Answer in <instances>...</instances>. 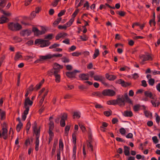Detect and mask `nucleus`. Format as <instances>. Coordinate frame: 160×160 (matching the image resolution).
Instances as JSON below:
<instances>
[{"label":"nucleus","mask_w":160,"mask_h":160,"mask_svg":"<svg viewBox=\"0 0 160 160\" xmlns=\"http://www.w3.org/2000/svg\"><path fill=\"white\" fill-rule=\"evenodd\" d=\"M125 102H128L130 104H132V101L129 98L127 93H125L124 96H122L121 97H118L116 100L108 101L107 102V103L108 105H115L118 104L120 106H124Z\"/></svg>","instance_id":"1"},{"label":"nucleus","mask_w":160,"mask_h":160,"mask_svg":"<svg viewBox=\"0 0 160 160\" xmlns=\"http://www.w3.org/2000/svg\"><path fill=\"white\" fill-rule=\"evenodd\" d=\"M32 128L33 131L36 135V139L35 142V150L38 151V147L39 143V138L40 136V129H38L37 127V124L35 122L32 125Z\"/></svg>","instance_id":"2"},{"label":"nucleus","mask_w":160,"mask_h":160,"mask_svg":"<svg viewBox=\"0 0 160 160\" xmlns=\"http://www.w3.org/2000/svg\"><path fill=\"white\" fill-rule=\"evenodd\" d=\"M35 44H40V47L42 48L47 47L50 44V42L46 40L41 39H37L35 41Z\"/></svg>","instance_id":"3"},{"label":"nucleus","mask_w":160,"mask_h":160,"mask_svg":"<svg viewBox=\"0 0 160 160\" xmlns=\"http://www.w3.org/2000/svg\"><path fill=\"white\" fill-rule=\"evenodd\" d=\"M6 2V0H0V10H1V12L5 16L9 17L11 15V13H10L5 12L3 10H1L2 8H3L5 6Z\"/></svg>","instance_id":"4"},{"label":"nucleus","mask_w":160,"mask_h":160,"mask_svg":"<svg viewBox=\"0 0 160 160\" xmlns=\"http://www.w3.org/2000/svg\"><path fill=\"white\" fill-rule=\"evenodd\" d=\"M9 28L12 30H19L22 28V26L18 23H10L8 25Z\"/></svg>","instance_id":"5"},{"label":"nucleus","mask_w":160,"mask_h":160,"mask_svg":"<svg viewBox=\"0 0 160 160\" xmlns=\"http://www.w3.org/2000/svg\"><path fill=\"white\" fill-rule=\"evenodd\" d=\"M140 58L139 62L141 64H143L144 62L148 60H152V57L150 55L148 54L147 55H141L139 56Z\"/></svg>","instance_id":"6"},{"label":"nucleus","mask_w":160,"mask_h":160,"mask_svg":"<svg viewBox=\"0 0 160 160\" xmlns=\"http://www.w3.org/2000/svg\"><path fill=\"white\" fill-rule=\"evenodd\" d=\"M62 56V54H53V55L48 54L45 56H40V57L41 59H47L51 58L53 57H61Z\"/></svg>","instance_id":"7"},{"label":"nucleus","mask_w":160,"mask_h":160,"mask_svg":"<svg viewBox=\"0 0 160 160\" xmlns=\"http://www.w3.org/2000/svg\"><path fill=\"white\" fill-rule=\"evenodd\" d=\"M102 94L103 96H112L115 95V92L111 89H105L102 91Z\"/></svg>","instance_id":"8"},{"label":"nucleus","mask_w":160,"mask_h":160,"mask_svg":"<svg viewBox=\"0 0 160 160\" xmlns=\"http://www.w3.org/2000/svg\"><path fill=\"white\" fill-rule=\"evenodd\" d=\"M32 31L35 35L38 36L44 34L45 32V29L43 28L41 31L39 30L37 28L34 27L32 28Z\"/></svg>","instance_id":"9"},{"label":"nucleus","mask_w":160,"mask_h":160,"mask_svg":"<svg viewBox=\"0 0 160 160\" xmlns=\"http://www.w3.org/2000/svg\"><path fill=\"white\" fill-rule=\"evenodd\" d=\"M3 137L4 139H6L8 137V130L4 128H3L1 131H0V137Z\"/></svg>","instance_id":"10"},{"label":"nucleus","mask_w":160,"mask_h":160,"mask_svg":"<svg viewBox=\"0 0 160 160\" xmlns=\"http://www.w3.org/2000/svg\"><path fill=\"white\" fill-rule=\"evenodd\" d=\"M79 72V71L74 70L72 72H67L66 73V75L69 78H74L75 77L76 73Z\"/></svg>","instance_id":"11"},{"label":"nucleus","mask_w":160,"mask_h":160,"mask_svg":"<svg viewBox=\"0 0 160 160\" xmlns=\"http://www.w3.org/2000/svg\"><path fill=\"white\" fill-rule=\"evenodd\" d=\"M94 79L97 81H99L103 83L105 79V78L101 75H94Z\"/></svg>","instance_id":"12"},{"label":"nucleus","mask_w":160,"mask_h":160,"mask_svg":"<svg viewBox=\"0 0 160 160\" xmlns=\"http://www.w3.org/2000/svg\"><path fill=\"white\" fill-rule=\"evenodd\" d=\"M144 94L145 96L146 97H149L153 100H155L156 99V98L155 97L153 96L152 93L148 91H145L144 92Z\"/></svg>","instance_id":"13"},{"label":"nucleus","mask_w":160,"mask_h":160,"mask_svg":"<svg viewBox=\"0 0 160 160\" xmlns=\"http://www.w3.org/2000/svg\"><path fill=\"white\" fill-rule=\"evenodd\" d=\"M33 103V102L31 101L29 98H27L25 99L24 103V107H29L28 106V105L32 106Z\"/></svg>","instance_id":"14"},{"label":"nucleus","mask_w":160,"mask_h":160,"mask_svg":"<svg viewBox=\"0 0 160 160\" xmlns=\"http://www.w3.org/2000/svg\"><path fill=\"white\" fill-rule=\"evenodd\" d=\"M79 77L82 80H87L89 79L88 74H81L79 76Z\"/></svg>","instance_id":"15"},{"label":"nucleus","mask_w":160,"mask_h":160,"mask_svg":"<svg viewBox=\"0 0 160 160\" xmlns=\"http://www.w3.org/2000/svg\"><path fill=\"white\" fill-rule=\"evenodd\" d=\"M124 149L125 155L127 156H129L130 154V147L127 146H124Z\"/></svg>","instance_id":"16"},{"label":"nucleus","mask_w":160,"mask_h":160,"mask_svg":"<svg viewBox=\"0 0 160 160\" xmlns=\"http://www.w3.org/2000/svg\"><path fill=\"white\" fill-rule=\"evenodd\" d=\"M31 33V31L30 30H26L23 31L21 33V34L22 36H29Z\"/></svg>","instance_id":"17"},{"label":"nucleus","mask_w":160,"mask_h":160,"mask_svg":"<svg viewBox=\"0 0 160 160\" xmlns=\"http://www.w3.org/2000/svg\"><path fill=\"white\" fill-rule=\"evenodd\" d=\"M59 70L58 69H55L54 68H53L52 69L50 72V73L49 74L50 75H52V74H53L54 75H58V73L59 72Z\"/></svg>","instance_id":"18"},{"label":"nucleus","mask_w":160,"mask_h":160,"mask_svg":"<svg viewBox=\"0 0 160 160\" xmlns=\"http://www.w3.org/2000/svg\"><path fill=\"white\" fill-rule=\"evenodd\" d=\"M106 77L107 79L110 80H114L116 78V76L112 75H109L108 73L106 74Z\"/></svg>","instance_id":"19"},{"label":"nucleus","mask_w":160,"mask_h":160,"mask_svg":"<svg viewBox=\"0 0 160 160\" xmlns=\"http://www.w3.org/2000/svg\"><path fill=\"white\" fill-rule=\"evenodd\" d=\"M8 19L7 18L2 16L0 18V23H5L8 21Z\"/></svg>","instance_id":"20"},{"label":"nucleus","mask_w":160,"mask_h":160,"mask_svg":"<svg viewBox=\"0 0 160 160\" xmlns=\"http://www.w3.org/2000/svg\"><path fill=\"white\" fill-rule=\"evenodd\" d=\"M87 145L88 146V150L92 152H93V146L92 145L91 141L88 142H87Z\"/></svg>","instance_id":"21"},{"label":"nucleus","mask_w":160,"mask_h":160,"mask_svg":"<svg viewBox=\"0 0 160 160\" xmlns=\"http://www.w3.org/2000/svg\"><path fill=\"white\" fill-rule=\"evenodd\" d=\"M76 146L74 145L73 148L72 159L73 160H75L76 159Z\"/></svg>","instance_id":"22"},{"label":"nucleus","mask_w":160,"mask_h":160,"mask_svg":"<svg viewBox=\"0 0 160 160\" xmlns=\"http://www.w3.org/2000/svg\"><path fill=\"white\" fill-rule=\"evenodd\" d=\"M123 115L125 117H131L132 116V113L131 111H125Z\"/></svg>","instance_id":"23"},{"label":"nucleus","mask_w":160,"mask_h":160,"mask_svg":"<svg viewBox=\"0 0 160 160\" xmlns=\"http://www.w3.org/2000/svg\"><path fill=\"white\" fill-rule=\"evenodd\" d=\"M99 54V51L98 49H95L94 53L93 56V59H95L97 57Z\"/></svg>","instance_id":"24"},{"label":"nucleus","mask_w":160,"mask_h":160,"mask_svg":"<svg viewBox=\"0 0 160 160\" xmlns=\"http://www.w3.org/2000/svg\"><path fill=\"white\" fill-rule=\"evenodd\" d=\"M53 68L55 69H58L59 70L62 68V67L58 63H55L53 65Z\"/></svg>","instance_id":"25"},{"label":"nucleus","mask_w":160,"mask_h":160,"mask_svg":"<svg viewBox=\"0 0 160 160\" xmlns=\"http://www.w3.org/2000/svg\"><path fill=\"white\" fill-rule=\"evenodd\" d=\"M78 124L79 126L82 131L83 132H85L86 130V128L84 125V124L82 122H79Z\"/></svg>","instance_id":"26"},{"label":"nucleus","mask_w":160,"mask_h":160,"mask_svg":"<svg viewBox=\"0 0 160 160\" xmlns=\"http://www.w3.org/2000/svg\"><path fill=\"white\" fill-rule=\"evenodd\" d=\"M140 105L139 104H137L134 105L133 107L134 111L136 112L138 111L140 109Z\"/></svg>","instance_id":"27"},{"label":"nucleus","mask_w":160,"mask_h":160,"mask_svg":"<svg viewBox=\"0 0 160 160\" xmlns=\"http://www.w3.org/2000/svg\"><path fill=\"white\" fill-rule=\"evenodd\" d=\"M22 122H19L17 125L16 129L17 132H19L22 126Z\"/></svg>","instance_id":"28"},{"label":"nucleus","mask_w":160,"mask_h":160,"mask_svg":"<svg viewBox=\"0 0 160 160\" xmlns=\"http://www.w3.org/2000/svg\"><path fill=\"white\" fill-rule=\"evenodd\" d=\"M88 139L89 140L87 141V142H88L91 141V143L92 142V134H91V130L90 129H89V131H88Z\"/></svg>","instance_id":"29"},{"label":"nucleus","mask_w":160,"mask_h":160,"mask_svg":"<svg viewBox=\"0 0 160 160\" xmlns=\"http://www.w3.org/2000/svg\"><path fill=\"white\" fill-rule=\"evenodd\" d=\"M148 80L149 84L150 85L152 86L155 83V80L154 79L152 78H149Z\"/></svg>","instance_id":"30"},{"label":"nucleus","mask_w":160,"mask_h":160,"mask_svg":"<svg viewBox=\"0 0 160 160\" xmlns=\"http://www.w3.org/2000/svg\"><path fill=\"white\" fill-rule=\"evenodd\" d=\"M119 82L123 86L126 87L128 85V84L127 82L121 79L119 80Z\"/></svg>","instance_id":"31"},{"label":"nucleus","mask_w":160,"mask_h":160,"mask_svg":"<svg viewBox=\"0 0 160 160\" xmlns=\"http://www.w3.org/2000/svg\"><path fill=\"white\" fill-rule=\"evenodd\" d=\"M73 118H75L76 117L77 118H79L80 117V113L79 112H74L73 115Z\"/></svg>","instance_id":"32"},{"label":"nucleus","mask_w":160,"mask_h":160,"mask_svg":"<svg viewBox=\"0 0 160 160\" xmlns=\"http://www.w3.org/2000/svg\"><path fill=\"white\" fill-rule=\"evenodd\" d=\"M70 126H67L65 127V134L66 136H67L68 134V131L70 129Z\"/></svg>","instance_id":"33"},{"label":"nucleus","mask_w":160,"mask_h":160,"mask_svg":"<svg viewBox=\"0 0 160 160\" xmlns=\"http://www.w3.org/2000/svg\"><path fill=\"white\" fill-rule=\"evenodd\" d=\"M60 46V44L57 43H54L53 45L50 46L49 47L50 49L54 48L55 49L57 47H59Z\"/></svg>","instance_id":"34"},{"label":"nucleus","mask_w":160,"mask_h":160,"mask_svg":"<svg viewBox=\"0 0 160 160\" xmlns=\"http://www.w3.org/2000/svg\"><path fill=\"white\" fill-rule=\"evenodd\" d=\"M112 111L109 110L108 111H106L104 112V114L106 116L108 117L111 115Z\"/></svg>","instance_id":"35"},{"label":"nucleus","mask_w":160,"mask_h":160,"mask_svg":"<svg viewBox=\"0 0 160 160\" xmlns=\"http://www.w3.org/2000/svg\"><path fill=\"white\" fill-rule=\"evenodd\" d=\"M61 19L62 18H58L53 22V24L55 25H57L61 21Z\"/></svg>","instance_id":"36"},{"label":"nucleus","mask_w":160,"mask_h":160,"mask_svg":"<svg viewBox=\"0 0 160 160\" xmlns=\"http://www.w3.org/2000/svg\"><path fill=\"white\" fill-rule=\"evenodd\" d=\"M21 57L22 56L21 54H20L19 52H17L16 54L14 59L15 60H17L18 59L21 58Z\"/></svg>","instance_id":"37"},{"label":"nucleus","mask_w":160,"mask_h":160,"mask_svg":"<svg viewBox=\"0 0 160 160\" xmlns=\"http://www.w3.org/2000/svg\"><path fill=\"white\" fill-rule=\"evenodd\" d=\"M155 116L156 117V121L157 123H159L160 121V117L156 113H155Z\"/></svg>","instance_id":"38"},{"label":"nucleus","mask_w":160,"mask_h":160,"mask_svg":"<svg viewBox=\"0 0 160 160\" xmlns=\"http://www.w3.org/2000/svg\"><path fill=\"white\" fill-rule=\"evenodd\" d=\"M80 38L83 41H86L87 40L88 38V37L85 34H83L82 36H80Z\"/></svg>","instance_id":"39"},{"label":"nucleus","mask_w":160,"mask_h":160,"mask_svg":"<svg viewBox=\"0 0 160 160\" xmlns=\"http://www.w3.org/2000/svg\"><path fill=\"white\" fill-rule=\"evenodd\" d=\"M144 113L145 115L147 117H149L150 116H152V113L151 112L146 110L144 111Z\"/></svg>","instance_id":"40"},{"label":"nucleus","mask_w":160,"mask_h":160,"mask_svg":"<svg viewBox=\"0 0 160 160\" xmlns=\"http://www.w3.org/2000/svg\"><path fill=\"white\" fill-rule=\"evenodd\" d=\"M152 139L153 140V142L155 143H157L158 142V139L157 137V136H154L152 137Z\"/></svg>","instance_id":"41"},{"label":"nucleus","mask_w":160,"mask_h":160,"mask_svg":"<svg viewBox=\"0 0 160 160\" xmlns=\"http://www.w3.org/2000/svg\"><path fill=\"white\" fill-rule=\"evenodd\" d=\"M56 79L55 80L56 82H59L60 81V75L58 74L54 76Z\"/></svg>","instance_id":"42"},{"label":"nucleus","mask_w":160,"mask_h":160,"mask_svg":"<svg viewBox=\"0 0 160 160\" xmlns=\"http://www.w3.org/2000/svg\"><path fill=\"white\" fill-rule=\"evenodd\" d=\"M117 13L121 16H123L125 14V12L124 11H118L117 12Z\"/></svg>","instance_id":"43"},{"label":"nucleus","mask_w":160,"mask_h":160,"mask_svg":"<svg viewBox=\"0 0 160 160\" xmlns=\"http://www.w3.org/2000/svg\"><path fill=\"white\" fill-rule=\"evenodd\" d=\"M120 133L122 135H124L126 133V130L124 129V128H122L120 129L119 130Z\"/></svg>","instance_id":"44"},{"label":"nucleus","mask_w":160,"mask_h":160,"mask_svg":"<svg viewBox=\"0 0 160 160\" xmlns=\"http://www.w3.org/2000/svg\"><path fill=\"white\" fill-rule=\"evenodd\" d=\"M24 108H25V110L24 111V112L23 114L26 115H27L28 113V111H29V107H24Z\"/></svg>","instance_id":"45"},{"label":"nucleus","mask_w":160,"mask_h":160,"mask_svg":"<svg viewBox=\"0 0 160 160\" xmlns=\"http://www.w3.org/2000/svg\"><path fill=\"white\" fill-rule=\"evenodd\" d=\"M54 126V123L52 121H50L49 123V128L50 129H53Z\"/></svg>","instance_id":"46"},{"label":"nucleus","mask_w":160,"mask_h":160,"mask_svg":"<svg viewBox=\"0 0 160 160\" xmlns=\"http://www.w3.org/2000/svg\"><path fill=\"white\" fill-rule=\"evenodd\" d=\"M62 61L64 63L68 62H69V59L66 57H63L62 58Z\"/></svg>","instance_id":"47"},{"label":"nucleus","mask_w":160,"mask_h":160,"mask_svg":"<svg viewBox=\"0 0 160 160\" xmlns=\"http://www.w3.org/2000/svg\"><path fill=\"white\" fill-rule=\"evenodd\" d=\"M1 118L2 120L4 118L5 115V112L4 111H2L0 112Z\"/></svg>","instance_id":"48"},{"label":"nucleus","mask_w":160,"mask_h":160,"mask_svg":"<svg viewBox=\"0 0 160 160\" xmlns=\"http://www.w3.org/2000/svg\"><path fill=\"white\" fill-rule=\"evenodd\" d=\"M52 34H49L48 35L45 36V39H52Z\"/></svg>","instance_id":"49"},{"label":"nucleus","mask_w":160,"mask_h":160,"mask_svg":"<svg viewBox=\"0 0 160 160\" xmlns=\"http://www.w3.org/2000/svg\"><path fill=\"white\" fill-rule=\"evenodd\" d=\"M65 10H63L61 11L58 14V16L59 17H60L61 16H62V15L64 14L65 12Z\"/></svg>","instance_id":"50"},{"label":"nucleus","mask_w":160,"mask_h":160,"mask_svg":"<svg viewBox=\"0 0 160 160\" xmlns=\"http://www.w3.org/2000/svg\"><path fill=\"white\" fill-rule=\"evenodd\" d=\"M96 96L100 97H102L103 96L102 92V93H101L99 92H96Z\"/></svg>","instance_id":"51"},{"label":"nucleus","mask_w":160,"mask_h":160,"mask_svg":"<svg viewBox=\"0 0 160 160\" xmlns=\"http://www.w3.org/2000/svg\"><path fill=\"white\" fill-rule=\"evenodd\" d=\"M67 115L66 113H64L61 117V120H64L67 119Z\"/></svg>","instance_id":"52"},{"label":"nucleus","mask_w":160,"mask_h":160,"mask_svg":"<svg viewBox=\"0 0 160 160\" xmlns=\"http://www.w3.org/2000/svg\"><path fill=\"white\" fill-rule=\"evenodd\" d=\"M142 85L144 87H146L147 86L146 82L145 80H142Z\"/></svg>","instance_id":"53"},{"label":"nucleus","mask_w":160,"mask_h":160,"mask_svg":"<svg viewBox=\"0 0 160 160\" xmlns=\"http://www.w3.org/2000/svg\"><path fill=\"white\" fill-rule=\"evenodd\" d=\"M31 127V123L29 122H28L27 124L26 131H29Z\"/></svg>","instance_id":"54"},{"label":"nucleus","mask_w":160,"mask_h":160,"mask_svg":"<svg viewBox=\"0 0 160 160\" xmlns=\"http://www.w3.org/2000/svg\"><path fill=\"white\" fill-rule=\"evenodd\" d=\"M60 125L62 127H63L65 125V122L64 120H61L60 122Z\"/></svg>","instance_id":"55"},{"label":"nucleus","mask_w":160,"mask_h":160,"mask_svg":"<svg viewBox=\"0 0 160 160\" xmlns=\"http://www.w3.org/2000/svg\"><path fill=\"white\" fill-rule=\"evenodd\" d=\"M58 28L59 29H64L66 30L67 29L66 27L64 24L63 26L59 25L58 26Z\"/></svg>","instance_id":"56"},{"label":"nucleus","mask_w":160,"mask_h":160,"mask_svg":"<svg viewBox=\"0 0 160 160\" xmlns=\"http://www.w3.org/2000/svg\"><path fill=\"white\" fill-rule=\"evenodd\" d=\"M60 1V0H55L54 2L52 3V5L54 7L56 6L57 5L58 2Z\"/></svg>","instance_id":"57"},{"label":"nucleus","mask_w":160,"mask_h":160,"mask_svg":"<svg viewBox=\"0 0 160 160\" xmlns=\"http://www.w3.org/2000/svg\"><path fill=\"white\" fill-rule=\"evenodd\" d=\"M57 143V142L56 143L55 142L53 145V148H52V152H55V151L56 146Z\"/></svg>","instance_id":"58"},{"label":"nucleus","mask_w":160,"mask_h":160,"mask_svg":"<svg viewBox=\"0 0 160 160\" xmlns=\"http://www.w3.org/2000/svg\"><path fill=\"white\" fill-rule=\"evenodd\" d=\"M126 137L128 138H131L133 137V134L131 133H129L126 136Z\"/></svg>","instance_id":"59"},{"label":"nucleus","mask_w":160,"mask_h":160,"mask_svg":"<svg viewBox=\"0 0 160 160\" xmlns=\"http://www.w3.org/2000/svg\"><path fill=\"white\" fill-rule=\"evenodd\" d=\"M94 72L93 71H90L88 73V76L89 75L91 77L94 78Z\"/></svg>","instance_id":"60"},{"label":"nucleus","mask_w":160,"mask_h":160,"mask_svg":"<svg viewBox=\"0 0 160 160\" xmlns=\"http://www.w3.org/2000/svg\"><path fill=\"white\" fill-rule=\"evenodd\" d=\"M116 139L117 141L118 142H125V141L123 139L117 137L116 138Z\"/></svg>","instance_id":"61"},{"label":"nucleus","mask_w":160,"mask_h":160,"mask_svg":"<svg viewBox=\"0 0 160 160\" xmlns=\"http://www.w3.org/2000/svg\"><path fill=\"white\" fill-rule=\"evenodd\" d=\"M153 23V25H154V26L155 25L156 22H155V19L153 18V19H151L150 21H149V23H150V24L151 25V23Z\"/></svg>","instance_id":"62"},{"label":"nucleus","mask_w":160,"mask_h":160,"mask_svg":"<svg viewBox=\"0 0 160 160\" xmlns=\"http://www.w3.org/2000/svg\"><path fill=\"white\" fill-rule=\"evenodd\" d=\"M153 75H155L156 74H160V71H152Z\"/></svg>","instance_id":"63"},{"label":"nucleus","mask_w":160,"mask_h":160,"mask_svg":"<svg viewBox=\"0 0 160 160\" xmlns=\"http://www.w3.org/2000/svg\"><path fill=\"white\" fill-rule=\"evenodd\" d=\"M156 88L157 90L159 92H160V83H158L156 86Z\"/></svg>","instance_id":"64"}]
</instances>
